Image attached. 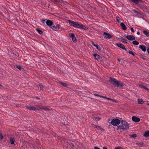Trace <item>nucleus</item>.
Segmentation results:
<instances>
[{
  "label": "nucleus",
  "mask_w": 149,
  "mask_h": 149,
  "mask_svg": "<svg viewBox=\"0 0 149 149\" xmlns=\"http://www.w3.org/2000/svg\"><path fill=\"white\" fill-rule=\"evenodd\" d=\"M120 26H121L122 29L124 30L127 29V27L125 24L123 22L121 23Z\"/></svg>",
  "instance_id": "2eb2a0df"
},
{
  "label": "nucleus",
  "mask_w": 149,
  "mask_h": 149,
  "mask_svg": "<svg viewBox=\"0 0 149 149\" xmlns=\"http://www.w3.org/2000/svg\"><path fill=\"white\" fill-rule=\"evenodd\" d=\"M66 22L67 23L68 22L70 26H73L75 28L84 29L85 30H87L88 29L87 27L77 22L70 20H68Z\"/></svg>",
  "instance_id": "f257e3e1"
},
{
  "label": "nucleus",
  "mask_w": 149,
  "mask_h": 149,
  "mask_svg": "<svg viewBox=\"0 0 149 149\" xmlns=\"http://www.w3.org/2000/svg\"><path fill=\"white\" fill-rule=\"evenodd\" d=\"M46 24L47 26H49L50 28L53 26V22L51 20L47 19L46 22Z\"/></svg>",
  "instance_id": "1a4fd4ad"
},
{
  "label": "nucleus",
  "mask_w": 149,
  "mask_h": 149,
  "mask_svg": "<svg viewBox=\"0 0 149 149\" xmlns=\"http://www.w3.org/2000/svg\"><path fill=\"white\" fill-rule=\"evenodd\" d=\"M133 2L135 4H137L139 2H143L142 0H130Z\"/></svg>",
  "instance_id": "dca6fc26"
},
{
  "label": "nucleus",
  "mask_w": 149,
  "mask_h": 149,
  "mask_svg": "<svg viewBox=\"0 0 149 149\" xmlns=\"http://www.w3.org/2000/svg\"><path fill=\"white\" fill-rule=\"evenodd\" d=\"M94 46H95L97 48V49L99 51H100L101 50V48L99 47V45L97 44H96V45H94Z\"/></svg>",
  "instance_id": "473e14b6"
},
{
  "label": "nucleus",
  "mask_w": 149,
  "mask_h": 149,
  "mask_svg": "<svg viewBox=\"0 0 149 149\" xmlns=\"http://www.w3.org/2000/svg\"><path fill=\"white\" fill-rule=\"evenodd\" d=\"M118 62H120V59H118Z\"/></svg>",
  "instance_id": "5fc2aeb1"
},
{
  "label": "nucleus",
  "mask_w": 149,
  "mask_h": 149,
  "mask_svg": "<svg viewBox=\"0 0 149 149\" xmlns=\"http://www.w3.org/2000/svg\"><path fill=\"white\" fill-rule=\"evenodd\" d=\"M136 136H137V135L136 134H134L131 135V137H133L134 138H135Z\"/></svg>",
  "instance_id": "58836bf2"
},
{
  "label": "nucleus",
  "mask_w": 149,
  "mask_h": 149,
  "mask_svg": "<svg viewBox=\"0 0 149 149\" xmlns=\"http://www.w3.org/2000/svg\"><path fill=\"white\" fill-rule=\"evenodd\" d=\"M68 3H67L66 1V4H65V5H66L67 4L68 5Z\"/></svg>",
  "instance_id": "4d7b16f0"
},
{
  "label": "nucleus",
  "mask_w": 149,
  "mask_h": 149,
  "mask_svg": "<svg viewBox=\"0 0 149 149\" xmlns=\"http://www.w3.org/2000/svg\"><path fill=\"white\" fill-rule=\"evenodd\" d=\"M36 98H37V99H40V98H39V97H37Z\"/></svg>",
  "instance_id": "bf43d9fd"
},
{
  "label": "nucleus",
  "mask_w": 149,
  "mask_h": 149,
  "mask_svg": "<svg viewBox=\"0 0 149 149\" xmlns=\"http://www.w3.org/2000/svg\"><path fill=\"white\" fill-rule=\"evenodd\" d=\"M100 97H101L103 98H104V99H107H107H108V97H105V96H102V95H100Z\"/></svg>",
  "instance_id": "37998d69"
},
{
  "label": "nucleus",
  "mask_w": 149,
  "mask_h": 149,
  "mask_svg": "<svg viewBox=\"0 0 149 149\" xmlns=\"http://www.w3.org/2000/svg\"><path fill=\"white\" fill-rule=\"evenodd\" d=\"M93 126L94 127H95L97 129H98L101 131H103V129L100 126H97L95 125H94Z\"/></svg>",
  "instance_id": "aec40b11"
},
{
  "label": "nucleus",
  "mask_w": 149,
  "mask_h": 149,
  "mask_svg": "<svg viewBox=\"0 0 149 149\" xmlns=\"http://www.w3.org/2000/svg\"><path fill=\"white\" fill-rule=\"evenodd\" d=\"M141 58L144 60H145L146 59V58H143V57H141Z\"/></svg>",
  "instance_id": "052dcab7"
},
{
  "label": "nucleus",
  "mask_w": 149,
  "mask_h": 149,
  "mask_svg": "<svg viewBox=\"0 0 149 149\" xmlns=\"http://www.w3.org/2000/svg\"><path fill=\"white\" fill-rule=\"evenodd\" d=\"M59 25L58 24L56 25V26H55L53 24V26H52L51 28L53 30L56 31L59 28Z\"/></svg>",
  "instance_id": "ddd939ff"
},
{
  "label": "nucleus",
  "mask_w": 149,
  "mask_h": 149,
  "mask_svg": "<svg viewBox=\"0 0 149 149\" xmlns=\"http://www.w3.org/2000/svg\"><path fill=\"white\" fill-rule=\"evenodd\" d=\"M36 30L40 34H43V31L42 30H40V29H36Z\"/></svg>",
  "instance_id": "c756f323"
},
{
  "label": "nucleus",
  "mask_w": 149,
  "mask_h": 149,
  "mask_svg": "<svg viewBox=\"0 0 149 149\" xmlns=\"http://www.w3.org/2000/svg\"><path fill=\"white\" fill-rule=\"evenodd\" d=\"M94 95L95 96H98V97H100V95H99L98 94H94Z\"/></svg>",
  "instance_id": "a18cd8bd"
},
{
  "label": "nucleus",
  "mask_w": 149,
  "mask_h": 149,
  "mask_svg": "<svg viewBox=\"0 0 149 149\" xmlns=\"http://www.w3.org/2000/svg\"><path fill=\"white\" fill-rule=\"evenodd\" d=\"M40 109H43L45 111L50 110L48 108L46 107L45 106H44L42 107H40Z\"/></svg>",
  "instance_id": "b1692460"
},
{
  "label": "nucleus",
  "mask_w": 149,
  "mask_h": 149,
  "mask_svg": "<svg viewBox=\"0 0 149 149\" xmlns=\"http://www.w3.org/2000/svg\"><path fill=\"white\" fill-rule=\"evenodd\" d=\"M143 32L147 37L149 36V32L148 31H143Z\"/></svg>",
  "instance_id": "bb28decb"
},
{
  "label": "nucleus",
  "mask_w": 149,
  "mask_h": 149,
  "mask_svg": "<svg viewBox=\"0 0 149 149\" xmlns=\"http://www.w3.org/2000/svg\"><path fill=\"white\" fill-rule=\"evenodd\" d=\"M35 145L38 146H39L40 145V143L39 141H38L36 142Z\"/></svg>",
  "instance_id": "79ce46f5"
},
{
  "label": "nucleus",
  "mask_w": 149,
  "mask_h": 149,
  "mask_svg": "<svg viewBox=\"0 0 149 149\" xmlns=\"http://www.w3.org/2000/svg\"><path fill=\"white\" fill-rule=\"evenodd\" d=\"M39 86H40V89L42 90V91H43L44 86L42 85H41V84L39 85Z\"/></svg>",
  "instance_id": "4c0bfd02"
},
{
  "label": "nucleus",
  "mask_w": 149,
  "mask_h": 149,
  "mask_svg": "<svg viewBox=\"0 0 149 149\" xmlns=\"http://www.w3.org/2000/svg\"><path fill=\"white\" fill-rule=\"evenodd\" d=\"M137 34H138V35H140V33H139V31H138L137 32Z\"/></svg>",
  "instance_id": "603ef678"
},
{
  "label": "nucleus",
  "mask_w": 149,
  "mask_h": 149,
  "mask_svg": "<svg viewBox=\"0 0 149 149\" xmlns=\"http://www.w3.org/2000/svg\"><path fill=\"white\" fill-rule=\"evenodd\" d=\"M120 122L118 119L114 118L111 121V123L114 126H116L119 125Z\"/></svg>",
  "instance_id": "7ed1b4c3"
},
{
  "label": "nucleus",
  "mask_w": 149,
  "mask_h": 149,
  "mask_svg": "<svg viewBox=\"0 0 149 149\" xmlns=\"http://www.w3.org/2000/svg\"><path fill=\"white\" fill-rule=\"evenodd\" d=\"M124 84L120 81H118L115 86L121 88H123Z\"/></svg>",
  "instance_id": "39448f33"
},
{
  "label": "nucleus",
  "mask_w": 149,
  "mask_h": 149,
  "mask_svg": "<svg viewBox=\"0 0 149 149\" xmlns=\"http://www.w3.org/2000/svg\"><path fill=\"white\" fill-rule=\"evenodd\" d=\"M144 136L147 137L149 136V130L146 131L144 134Z\"/></svg>",
  "instance_id": "4be33fe9"
},
{
  "label": "nucleus",
  "mask_w": 149,
  "mask_h": 149,
  "mask_svg": "<svg viewBox=\"0 0 149 149\" xmlns=\"http://www.w3.org/2000/svg\"><path fill=\"white\" fill-rule=\"evenodd\" d=\"M55 1H56V0H54Z\"/></svg>",
  "instance_id": "e2e57ef3"
},
{
  "label": "nucleus",
  "mask_w": 149,
  "mask_h": 149,
  "mask_svg": "<svg viewBox=\"0 0 149 149\" xmlns=\"http://www.w3.org/2000/svg\"><path fill=\"white\" fill-rule=\"evenodd\" d=\"M117 21L118 22H121V19L118 16H117L116 19Z\"/></svg>",
  "instance_id": "c9c22d12"
},
{
  "label": "nucleus",
  "mask_w": 149,
  "mask_h": 149,
  "mask_svg": "<svg viewBox=\"0 0 149 149\" xmlns=\"http://www.w3.org/2000/svg\"><path fill=\"white\" fill-rule=\"evenodd\" d=\"M94 149H100L97 147H95Z\"/></svg>",
  "instance_id": "8fccbe9b"
},
{
  "label": "nucleus",
  "mask_w": 149,
  "mask_h": 149,
  "mask_svg": "<svg viewBox=\"0 0 149 149\" xmlns=\"http://www.w3.org/2000/svg\"><path fill=\"white\" fill-rule=\"evenodd\" d=\"M134 11L135 13H136L137 14H139V12H137V11H136V10H134Z\"/></svg>",
  "instance_id": "de8ad7c7"
},
{
  "label": "nucleus",
  "mask_w": 149,
  "mask_h": 149,
  "mask_svg": "<svg viewBox=\"0 0 149 149\" xmlns=\"http://www.w3.org/2000/svg\"><path fill=\"white\" fill-rule=\"evenodd\" d=\"M132 120L133 121L135 122H139L140 120L139 118H137L134 116H133L132 117Z\"/></svg>",
  "instance_id": "f8f14e48"
},
{
  "label": "nucleus",
  "mask_w": 149,
  "mask_h": 149,
  "mask_svg": "<svg viewBox=\"0 0 149 149\" xmlns=\"http://www.w3.org/2000/svg\"><path fill=\"white\" fill-rule=\"evenodd\" d=\"M136 144L140 147H143L144 146V143L143 142H141L139 143H136Z\"/></svg>",
  "instance_id": "412c9836"
},
{
  "label": "nucleus",
  "mask_w": 149,
  "mask_h": 149,
  "mask_svg": "<svg viewBox=\"0 0 149 149\" xmlns=\"http://www.w3.org/2000/svg\"><path fill=\"white\" fill-rule=\"evenodd\" d=\"M130 29L131 31H132V32H134V29H133L132 28H130Z\"/></svg>",
  "instance_id": "49530a36"
},
{
  "label": "nucleus",
  "mask_w": 149,
  "mask_h": 149,
  "mask_svg": "<svg viewBox=\"0 0 149 149\" xmlns=\"http://www.w3.org/2000/svg\"><path fill=\"white\" fill-rule=\"evenodd\" d=\"M69 36L72 39V40L73 42H76L77 41V40L76 37H75L74 35V33H70Z\"/></svg>",
  "instance_id": "9d476101"
},
{
  "label": "nucleus",
  "mask_w": 149,
  "mask_h": 149,
  "mask_svg": "<svg viewBox=\"0 0 149 149\" xmlns=\"http://www.w3.org/2000/svg\"><path fill=\"white\" fill-rule=\"evenodd\" d=\"M138 85L139 86L141 87L142 88H143L145 90H148V89L147 88L146 86H144V85L142 84H138Z\"/></svg>",
  "instance_id": "6ab92c4d"
},
{
  "label": "nucleus",
  "mask_w": 149,
  "mask_h": 149,
  "mask_svg": "<svg viewBox=\"0 0 149 149\" xmlns=\"http://www.w3.org/2000/svg\"><path fill=\"white\" fill-rule=\"evenodd\" d=\"M26 108L30 110H33L34 111L39 110V109L34 107H31L30 105L26 106Z\"/></svg>",
  "instance_id": "423d86ee"
},
{
  "label": "nucleus",
  "mask_w": 149,
  "mask_h": 149,
  "mask_svg": "<svg viewBox=\"0 0 149 149\" xmlns=\"http://www.w3.org/2000/svg\"><path fill=\"white\" fill-rule=\"evenodd\" d=\"M118 81L115 78L112 77H110L109 80V82L113 85L115 86Z\"/></svg>",
  "instance_id": "20e7f679"
},
{
  "label": "nucleus",
  "mask_w": 149,
  "mask_h": 149,
  "mask_svg": "<svg viewBox=\"0 0 149 149\" xmlns=\"http://www.w3.org/2000/svg\"><path fill=\"white\" fill-rule=\"evenodd\" d=\"M58 83H60L64 87H65V83H63L61 81H59L58 82Z\"/></svg>",
  "instance_id": "e433bc0d"
},
{
  "label": "nucleus",
  "mask_w": 149,
  "mask_h": 149,
  "mask_svg": "<svg viewBox=\"0 0 149 149\" xmlns=\"http://www.w3.org/2000/svg\"><path fill=\"white\" fill-rule=\"evenodd\" d=\"M109 121H110V120H109L108 121V122L109 123H111V122H110Z\"/></svg>",
  "instance_id": "6e6d98bb"
},
{
  "label": "nucleus",
  "mask_w": 149,
  "mask_h": 149,
  "mask_svg": "<svg viewBox=\"0 0 149 149\" xmlns=\"http://www.w3.org/2000/svg\"><path fill=\"white\" fill-rule=\"evenodd\" d=\"M69 145L70 146L71 148H74V146L73 143L72 142H68Z\"/></svg>",
  "instance_id": "2f4dec72"
},
{
  "label": "nucleus",
  "mask_w": 149,
  "mask_h": 149,
  "mask_svg": "<svg viewBox=\"0 0 149 149\" xmlns=\"http://www.w3.org/2000/svg\"><path fill=\"white\" fill-rule=\"evenodd\" d=\"M103 35L104 37L106 38H110L112 37L109 33L105 32L103 33Z\"/></svg>",
  "instance_id": "6e6552de"
},
{
  "label": "nucleus",
  "mask_w": 149,
  "mask_h": 149,
  "mask_svg": "<svg viewBox=\"0 0 149 149\" xmlns=\"http://www.w3.org/2000/svg\"><path fill=\"white\" fill-rule=\"evenodd\" d=\"M33 147L34 149H39V148H41V147L39 146H38L36 145H34L33 146Z\"/></svg>",
  "instance_id": "cd10ccee"
},
{
  "label": "nucleus",
  "mask_w": 149,
  "mask_h": 149,
  "mask_svg": "<svg viewBox=\"0 0 149 149\" xmlns=\"http://www.w3.org/2000/svg\"><path fill=\"white\" fill-rule=\"evenodd\" d=\"M101 119V118L100 117H94L93 118V120H94L95 121H98L99 120H100Z\"/></svg>",
  "instance_id": "a878e982"
},
{
  "label": "nucleus",
  "mask_w": 149,
  "mask_h": 149,
  "mask_svg": "<svg viewBox=\"0 0 149 149\" xmlns=\"http://www.w3.org/2000/svg\"><path fill=\"white\" fill-rule=\"evenodd\" d=\"M132 43L134 45H138L139 44V42L136 40H134L132 42Z\"/></svg>",
  "instance_id": "7c9ffc66"
},
{
  "label": "nucleus",
  "mask_w": 149,
  "mask_h": 149,
  "mask_svg": "<svg viewBox=\"0 0 149 149\" xmlns=\"http://www.w3.org/2000/svg\"><path fill=\"white\" fill-rule=\"evenodd\" d=\"M107 100H111V101H112L113 102H117V100H115L113 99H111V98H109V97L108 98Z\"/></svg>",
  "instance_id": "72a5a7b5"
},
{
  "label": "nucleus",
  "mask_w": 149,
  "mask_h": 149,
  "mask_svg": "<svg viewBox=\"0 0 149 149\" xmlns=\"http://www.w3.org/2000/svg\"><path fill=\"white\" fill-rule=\"evenodd\" d=\"M103 149H107V148L106 147H103Z\"/></svg>",
  "instance_id": "3c124183"
},
{
  "label": "nucleus",
  "mask_w": 149,
  "mask_h": 149,
  "mask_svg": "<svg viewBox=\"0 0 149 149\" xmlns=\"http://www.w3.org/2000/svg\"><path fill=\"white\" fill-rule=\"evenodd\" d=\"M140 7L141 9L143 10L144 11L146 10V8L144 6H141Z\"/></svg>",
  "instance_id": "c85d7f7f"
},
{
  "label": "nucleus",
  "mask_w": 149,
  "mask_h": 149,
  "mask_svg": "<svg viewBox=\"0 0 149 149\" xmlns=\"http://www.w3.org/2000/svg\"><path fill=\"white\" fill-rule=\"evenodd\" d=\"M92 44H93V45L94 46L95 45H96V44H95L93 42H92Z\"/></svg>",
  "instance_id": "864d4df0"
},
{
  "label": "nucleus",
  "mask_w": 149,
  "mask_h": 149,
  "mask_svg": "<svg viewBox=\"0 0 149 149\" xmlns=\"http://www.w3.org/2000/svg\"><path fill=\"white\" fill-rule=\"evenodd\" d=\"M118 128L123 130H127L129 128V124L126 121L122 120L120 125L118 126Z\"/></svg>",
  "instance_id": "f03ea898"
},
{
  "label": "nucleus",
  "mask_w": 149,
  "mask_h": 149,
  "mask_svg": "<svg viewBox=\"0 0 149 149\" xmlns=\"http://www.w3.org/2000/svg\"><path fill=\"white\" fill-rule=\"evenodd\" d=\"M138 102L139 104H140L143 103L144 102V101L141 99L139 98L138 99Z\"/></svg>",
  "instance_id": "5701e85b"
},
{
  "label": "nucleus",
  "mask_w": 149,
  "mask_h": 149,
  "mask_svg": "<svg viewBox=\"0 0 149 149\" xmlns=\"http://www.w3.org/2000/svg\"><path fill=\"white\" fill-rule=\"evenodd\" d=\"M0 86L2 87V86H3L1 84H0Z\"/></svg>",
  "instance_id": "13d9d810"
},
{
  "label": "nucleus",
  "mask_w": 149,
  "mask_h": 149,
  "mask_svg": "<svg viewBox=\"0 0 149 149\" xmlns=\"http://www.w3.org/2000/svg\"><path fill=\"white\" fill-rule=\"evenodd\" d=\"M147 51L148 54L149 55V47H148L147 49Z\"/></svg>",
  "instance_id": "09e8293b"
},
{
  "label": "nucleus",
  "mask_w": 149,
  "mask_h": 149,
  "mask_svg": "<svg viewBox=\"0 0 149 149\" xmlns=\"http://www.w3.org/2000/svg\"><path fill=\"white\" fill-rule=\"evenodd\" d=\"M117 45L122 49L123 50H125V51H127V50L125 48V46L123 44L120 43L119 42H118L116 44Z\"/></svg>",
  "instance_id": "0eeeda50"
},
{
  "label": "nucleus",
  "mask_w": 149,
  "mask_h": 149,
  "mask_svg": "<svg viewBox=\"0 0 149 149\" xmlns=\"http://www.w3.org/2000/svg\"><path fill=\"white\" fill-rule=\"evenodd\" d=\"M126 37L129 40H135V37L133 35H127Z\"/></svg>",
  "instance_id": "9b49d317"
},
{
  "label": "nucleus",
  "mask_w": 149,
  "mask_h": 149,
  "mask_svg": "<svg viewBox=\"0 0 149 149\" xmlns=\"http://www.w3.org/2000/svg\"><path fill=\"white\" fill-rule=\"evenodd\" d=\"M47 20V19H42V23L44 24L45 23V22H46V20Z\"/></svg>",
  "instance_id": "c03bdc74"
},
{
  "label": "nucleus",
  "mask_w": 149,
  "mask_h": 149,
  "mask_svg": "<svg viewBox=\"0 0 149 149\" xmlns=\"http://www.w3.org/2000/svg\"><path fill=\"white\" fill-rule=\"evenodd\" d=\"M118 38L119 39H120L121 41L123 43H127L126 40L124 39L123 37L121 36H120Z\"/></svg>",
  "instance_id": "f3484780"
},
{
  "label": "nucleus",
  "mask_w": 149,
  "mask_h": 149,
  "mask_svg": "<svg viewBox=\"0 0 149 149\" xmlns=\"http://www.w3.org/2000/svg\"><path fill=\"white\" fill-rule=\"evenodd\" d=\"M139 48L143 52H145L146 50V47L142 45H140L139 46Z\"/></svg>",
  "instance_id": "4468645a"
},
{
  "label": "nucleus",
  "mask_w": 149,
  "mask_h": 149,
  "mask_svg": "<svg viewBox=\"0 0 149 149\" xmlns=\"http://www.w3.org/2000/svg\"><path fill=\"white\" fill-rule=\"evenodd\" d=\"M3 139V135L2 133L0 132V139L1 140H2Z\"/></svg>",
  "instance_id": "f704fd0d"
},
{
  "label": "nucleus",
  "mask_w": 149,
  "mask_h": 149,
  "mask_svg": "<svg viewBox=\"0 0 149 149\" xmlns=\"http://www.w3.org/2000/svg\"><path fill=\"white\" fill-rule=\"evenodd\" d=\"M65 86H66H66H67V85L66 84V85H65Z\"/></svg>",
  "instance_id": "680f3d73"
},
{
  "label": "nucleus",
  "mask_w": 149,
  "mask_h": 149,
  "mask_svg": "<svg viewBox=\"0 0 149 149\" xmlns=\"http://www.w3.org/2000/svg\"><path fill=\"white\" fill-rule=\"evenodd\" d=\"M93 56L97 60H100V56L99 55L96 54H93Z\"/></svg>",
  "instance_id": "a211bd4d"
},
{
  "label": "nucleus",
  "mask_w": 149,
  "mask_h": 149,
  "mask_svg": "<svg viewBox=\"0 0 149 149\" xmlns=\"http://www.w3.org/2000/svg\"><path fill=\"white\" fill-rule=\"evenodd\" d=\"M128 53L129 54H131L133 56H134V55H135L134 54V53L133 52H132V51H129L128 52Z\"/></svg>",
  "instance_id": "ea45409f"
},
{
  "label": "nucleus",
  "mask_w": 149,
  "mask_h": 149,
  "mask_svg": "<svg viewBox=\"0 0 149 149\" xmlns=\"http://www.w3.org/2000/svg\"><path fill=\"white\" fill-rule=\"evenodd\" d=\"M16 67L19 70H21L22 69V67L20 65H16Z\"/></svg>",
  "instance_id": "a19ab883"
},
{
  "label": "nucleus",
  "mask_w": 149,
  "mask_h": 149,
  "mask_svg": "<svg viewBox=\"0 0 149 149\" xmlns=\"http://www.w3.org/2000/svg\"><path fill=\"white\" fill-rule=\"evenodd\" d=\"M15 141V139L13 138H10V141L11 144H14V142Z\"/></svg>",
  "instance_id": "393cba45"
}]
</instances>
